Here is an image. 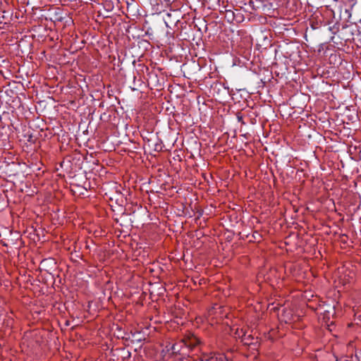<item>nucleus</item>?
<instances>
[{
    "label": "nucleus",
    "instance_id": "obj_8",
    "mask_svg": "<svg viewBox=\"0 0 361 361\" xmlns=\"http://www.w3.org/2000/svg\"><path fill=\"white\" fill-rule=\"evenodd\" d=\"M154 149L157 150V151H159V149H157V145H156Z\"/></svg>",
    "mask_w": 361,
    "mask_h": 361
},
{
    "label": "nucleus",
    "instance_id": "obj_2",
    "mask_svg": "<svg viewBox=\"0 0 361 361\" xmlns=\"http://www.w3.org/2000/svg\"><path fill=\"white\" fill-rule=\"evenodd\" d=\"M217 357L212 354L202 353L200 357V361H217Z\"/></svg>",
    "mask_w": 361,
    "mask_h": 361
},
{
    "label": "nucleus",
    "instance_id": "obj_7",
    "mask_svg": "<svg viewBox=\"0 0 361 361\" xmlns=\"http://www.w3.org/2000/svg\"><path fill=\"white\" fill-rule=\"evenodd\" d=\"M165 23H166V26H167V27H169V24H168V21H167V20H166V19H165Z\"/></svg>",
    "mask_w": 361,
    "mask_h": 361
},
{
    "label": "nucleus",
    "instance_id": "obj_5",
    "mask_svg": "<svg viewBox=\"0 0 361 361\" xmlns=\"http://www.w3.org/2000/svg\"><path fill=\"white\" fill-rule=\"evenodd\" d=\"M178 21V19H176V20H175L173 22L170 21V23L176 24Z\"/></svg>",
    "mask_w": 361,
    "mask_h": 361
},
{
    "label": "nucleus",
    "instance_id": "obj_1",
    "mask_svg": "<svg viewBox=\"0 0 361 361\" xmlns=\"http://www.w3.org/2000/svg\"><path fill=\"white\" fill-rule=\"evenodd\" d=\"M200 339L193 334L185 336L179 342L171 347V353L174 355L190 357V353L199 349Z\"/></svg>",
    "mask_w": 361,
    "mask_h": 361
},
{
    "label": "nucleus",
    "instance_id": "obj_6",
    "mask_svg": "<svg viewBox=\"0 0 361 361\" xmlns=\"http://www.w3.org/2000/svg\"><path fill=\"white\" fill-rule=\"evenodd\" d=\"M166 16H167V18H170L171 17V13H167Z\"/></svg>",
    "mask_w": 361,
    "mask_h": 361
},
{
    "label": "nucleus",
    "instance_id": "obj_4",
    "mask_svg": "<svg viewBox=\"0 0 361 361\" xmlns=\"http://www.w3.org/2000/svg\"><path fill=\"white\" fill-rule=\"evenodd\" d=\"M356 357L358 361H361V350L356 354Z\"/></svg>",
    "mask_w": 361,
    "mask_h": 361
},
{
    "label": "nucleus",
    "instance_id": "obj_3",
    "mask_svg": "<svg viewBox=\"0 0 361 361\" xmlns=\"http://www.w3.org/2000/svg\"><path fill=\"white\" fill-rule=\"evenodd\" d=\"M123 358H128L130 357V353L128 350H126L125 349H123Z\"/></svg>",
    "mask_w": 361,
    "mask_h": 361
}]
</instances>
